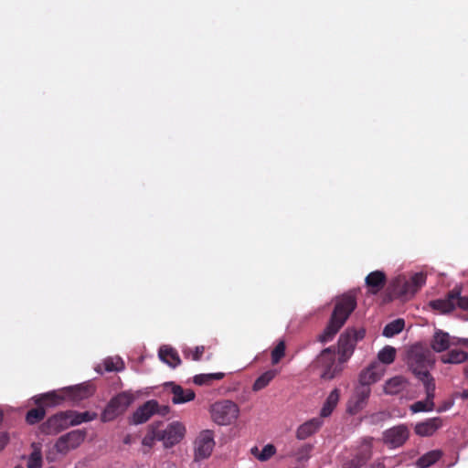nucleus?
<instances>
[{
    "instance_id": "nucleus-39",
    "label": "nucleus",
    "mask_w": 468,
    "mask_h": 468,
    "mask_svg": "<svg viewBox=\"0 0 468 468\" xmlns=\"http://www.w3.org/2000/svg\"><path fill=\"white\" fill-rule=\"evenodd\" d=\"M205 353V346H198L195 348H185L183 350V354L186 358L192 359L194 361H199L202 357V356Z\"/></svg>"
},
{
    "instance_id": "nucleus-19",
    "label": "nucleus",
    "mask_w": 468,
    "mask_h": 468,
    "mask_svg": "<svg viewBox=\"0 0 468 468\" xmlns=\"http://www.w3.org/2000/svg\"><path fill=\"white\" fill-rule=\"evenodd\" d=\"M442 426L443 420L441 417H434L418 422L414 427V431L420 437H430Z\"/></svg>"
},
{
    "instance_id": "nucleus-14",
    "label": "nucleus",
    "mask_w": 468,
    "mask_h": 468,
    "mask_svg": "<svg viewBox=\"0 0 468 468\" xmlns=\"http://www.w3.org/2000/svg\"><path fill=\"white\" fill-rule=\"evenodd\" d=\"M370 393V387L358 385L348 402L349 412L356 414L360 411L366 406Z\"/></svg>"
},
{
    "instance_id": "nucleus-30",
    "label": "nucleus",
    "mask_w": 468,
    "mask_h": 468,
    "mask_svg": "<svg viewBox=\"0 0 468 468\" xmlns=\"http://www.w3.org/2000/svg\"><path fill=\"white\" fill-rule=\"evenodd\" d=\"M278 371L276 369H270L262 373L256 378L252 385V390L257 392L265 388L271 381L277 376Z\"/></svg>"
},
{
    "instance_id": "nucleus-35",
    "label": "nucleus",
    "mask_w": 468,
    "mask_h": 468,
    "mask_svg": "<svg viewBox=\"0 0 468 468\" xmlns=\"http://www.w3.org/2000/svg\"><path fill=\"white\" fill-rule=\"evenodd\" d=\"M161 424H162L161 422L160 423H153L150 426L149 431L144 437L143 441H142L144 446H147V447L151 448L154 445L155 441H159V427L161 426Z\"/></svg>"
},
{
    "instance_id": "nucleus-18",
    "label": "nucleus",
    "mask_w": 468,
    "mask_h": 468,
    "mask_svg": "<svg viewBox=\"0 0 468 468\" xmlns=\"http://www.w3.org/2000/svg\"><path fill=\"white\" fill-rule=\"evenodd\" d=\"M384 368L378 362L371 363L359 375V385L370 387L383 376Z\"/></svg>"
},
{
    "instance_id": "nucleus-5",
    "label": "nucleus",
    "mask_w": 468,
    "mask_h": 468,
    "mask_svg": "<svg viewBox=\"0 0 468 468\" xmlns=\"http://www.w3.org/2000/svg\"><path fill=\"white\" fill-rule=\"evenodd\" d=\"M211 418L218 425H229L235 421L239 414V406L231 400H222L211 406Z\"/></svg>"
},
{
    "instance_id": "nucleus-26",
    "label": "nucleus",
    "mask_w": 468,
    "mask_h": 468,
    "mask_svg": "<svg viewBox=\"0 0 468 468\" xmlns=\"http://www.w3.org/2000/svg\"><path fill=\"white\" fill-rule=\"evenodd\" d=\"M450 345V335L448 333L441 330H437L434 333L433 338L431 342V346L435 352H443L449 348Z\"/></svg>"
},
{
    "instance_id": "nucleus-47",
    "label": "nucleus",
    "mask_w": 468,
    "mask_h": 468,
    "mask_svg": "<svg viewBox=\"0 0 468 468\" xmlns=\"http://www.w3.org/2000/svg\"><path fill=\"white\" fill-rule=\"evenodd\" d=\"M261 452H259V449L257 447H253L251 449V453L256 457Z\"/></svg>"
},
{
    "instance_id": "nucleus-15",
    "label": "nucleus",
    "mask_w": 468,
    "mask_h": 468,
    "mask_svg": "<svg viewBox=\"0 0 468 468\" xmlns=\"http://www.w3.org/2000/svg\"><path fill=\"white\" fill-rule=\"evenodd\" d=\"M160 408L159 403L151 399L140 406L132 416V422L133 424H142L146 422Z\"/></svg>"
},
{
    "instance_id": "nucleus-12",
    "label": "nucleus",
    "mask_w": 468,
    "mask_h": 468,
    "mask_svg": "<svg viewBox=\"0 0 468 468\" xmlns=\"http://www.w3.org/2000/svg\"><path fill=\"white\" fill-rule=\"evenodd\" d=\"M185 432V426L178 421H174L165 430L159 429V441H163L165 447H172L184 438Z\"/></svg>"
},
{
    "instance_id": "nucleus-22",
    "label": "nucleus",
    "mask_w": 468,
    "mask_h": 468,
    "mask_svg": "<svg viewBox=\"0 0 468 468\" xmlns=\"http://www.w3.org/2000/svg\"><path fill=\"white\" fill-rule=\"evenodd\" d=\"M62 393H64L65 400L69 399L74 402H79L90 397L92 390L89 386L80 385L62 388Z\"/></svg>"
},
{
    "instance_id": "nucleus-34",
    "label": "nucleus",
    "mask_w": 468,
    "mask_h": 468,
    "mask_svg": "<svg viewBox=\"0 0 468 468\" xmlns=\"http://www.w3.org/2000/svg\"><path fill=\"white\" fill-rule=\"evenodd\" d=\"M404 320L397 319L388 323L383 329V335L392 337L399 334L404 328Z\"/></svg>"
},
{
    "instance_id": "nucleus-9",
    "label": "nucleus",
    "mask_w": 468,
    "mask_h": 468,
    "mask_svg": "<svg viewBox=\"0 0 468 468\" xmlns=\"http://www.w3.org/2000/svg\"><path fill=\"white\" fill-rule=\"evenodd\" d=\"M87 435L84 430H74L60 436L56 443L55 449L58 453L67 454L69 451L78 448L85 440Z\"/></svg>"
},
{
    "instance_id": "nucleus-7",
    "label": "nucleus",
    "mask_w": 468,
    "mask_h": 468,
    "mask_svg": "<svg viewBox=\"0 0 468 468\" xmlns=\"http://www.w3.org/2000/svg\"><path fill=\"white\" fill-rule=\"evenodd\" d=\"M73 425L71 410L60 411L49 417L40 426L45 434H57Z\"/></svg>"
},
{
    "instance_id": "nucleus-46",
    "label": "nucleus",
    "mask_w": 468,
    "mask_h": 468,
    "mask_svg": "<svg viewBox=\"0 0 468 468\" xmlns=\"http://www.w3.org/2000/svg\"><path fill=\"white\" fill-rule=\"evenodd\" d=\"M168 411H169L168 406H160L158 411H156L155 413L165 416L168 413Z\"/></svg>"
},
{
    "instance_id": "nucleus-31",
    "label": "nucleus",
    "mask_w": 468,
    "mask_h": 468,
    "mask_svg": "<svg viewBox=\"0 0 468 468\" xmlns=\"http://www.w3.org/2000/svg\"><path fill=\"white\" fill-rule=\"evenodd\" d=\"M468 359V354L463 350L452 349L441 356V360L444 364H460Z\"/></svg>"
},
{
    "instance_id": "nucleus-16",
    "label": "nucleus",
    "mask_w": 468,
    "mask_h": 468,
    "mask_svg": "<svg viewBox=\"0 0 468 468\" xmlns=\"http://www.w3.org/2000/svg\"><path fill=\"white\" fill-rule=\"evenodd\" d=\"M426 392V399L419 400L413 403L410 406V410L413 413L422 412V411H431L434 409V396H435V383H432L430 380V383L423 385Z\"/></svg>"
},
{
    "instance_id": "nucleus-53",
    "label": "nucleus",
    "mask_w": 468,
    "mask_h": 468,
    "mask_svg": "<svg viewBox=\"0 0 468 468\" xmlns=\"http://www.w3.org/2000/svg\"><path fill=\"white\" fill-rule=\"evenodd\" d=\"M465 397H466V398H468V393H467V394H465Z\"/></svg>"
},
{
    "instance_id": "nucleus-21",
    "label": "nucleus",
    "mask_w": 468,
    "mask_h": 468,
    "mask_svg": "<svg viewBox=\"0 0 468 468\" xmlns=\"http://www.w3.org/2000/svg\"><path fill=\"white\" fill-rule=\"evenodd\" d=\"M370 294H378L387 283V276L382 271H371L365 279Z\"/></svg>"
},
{
    "instance_id": "nucleus-13",
    "label": "nucleus",
    "mask_w": 468,
    "mask_h": 468,
    "mask_svg": "<svg viewBox=\"0 0 468 468\" xmlns=\"http://www.w3.org/2000/svg\"><path fill=\"white\" fill-rule=\"evenodd\" d=\"M371 440H367L362 444L359 452L352 458L346 459L342 463L343 468H360L371 458Z\"/></svg>"
},
{
    "instance_id": "nucleus-24",
    "label": "nucleus",
    "mask_w": 468,
    "mask_h": 468,
    "mask_svg": "<svg viewBox=\"0 0 468 468\" xmlns=\"http://www.w3.org/2000/svg\"><path fill=\"white\" fill-rule=\"evenodd\" d=\"M172 401L174 404H181L191 401L195 399V392L192 389H184L181 386L171 383Z\"/></svg>"
},
{
    "instance_id": "nucleus-25",
    "label": "nucleus",
    "mask_w": 468,
    "mask_h": 468,
    "mask_svg": "<svg viewBox=\"0 0 468 468\" xmlns=\"http://www.w3.org/2000/svg\"><path fill=\"white\" fill-rule=\"evenodd\" d=\"M158 356L163 362L166 363L172 367H176L181 364V359L177 351L171 346H161L158 352Z\"/></svg>"
},
{
    "instance_id": "nucleus-10",
    "label": "nucleus",
    "mask_w": 468,
    "mask_h": 468,
    "mask_svg": "<svg viewBox=\"0 0 468 468\" xmlns=\"http://www.w3.org/2000/svg\"><path fill=\"white\" fill-rule=\"evenodd\" d=\"M410 430L407 425L399 424L386 430L382 434L383 442L389 448L401 447L409 440Z\"/></svg>"
},
{
    "instance_id": "nucleus-17",
    "label": "nucleus",
    "mask_w": 468,
    "mask_h": 468,
    "mask_svg": "<svg viewBox=\"0 0 468 468\" xmlns=\"http://www.w3.org/2000/svg\"><path fill=\"white\" fill-rule=\"evenodd\" d=\"M460 293L461 289L455 287L448 292L445 298L431 301L430 306L441 314L449 313L455 308V301Z\"/></svg>"
},
{
    "instance_id": "nucleus-43",
    "label": "nucleus",
    "mask_w": 468,
    "mask_h": 468,
    "mask_svg": "<svg viewBox=\"0 0 468 468\" xmlns=\"http://www.w3.org/2000/svg\"><path fill=\"white\" fill-rule=\"evenodd\" d=\"M276 452V448L272 444H267L263 447L261 452L256 455V458L261 462H266L271 458Z\"/></svg>"
},
{
    "instance_id": "nucleus-44",
    "label": "nucleus",
    "mask_w": 468,
    "mask_h": 468,
    "mask_svg": "<svg viewBox=\"0 0 468 468\" xmlns=\"http://www.w3.org/2000/svg\"><path fill=\"white\" fill-rule=\"evenodd\" d=\"M455 306L463 310H468V297L461 296V293L458 294V298H456L455 301Z\"/></svg>"
},
{
    "instance_id": "nucleus-28",
    "label": "nucleus",
    "mask_w": 468,
    "mask_h": 468,
    "mask_svg": "<svg viewBox=\"0 0 468 468\" xmlns=\"http://www.w3.org/2000/svg\"><path fill=\"white\" fill-rule=\"evenodd\" d=\"M407 381L405 378L401 376H396L386 382L384 390L387 394L397 395L405 389Z\"/></svg>"
},
{
    "instance_id": "nucleus-50",
    "label": "nucleus",
    "mask_w": 468,
    "mask_h": 468,
    "mask_svg": "<svg viewBox=\"0 0 468 468\" xmlns=\"http://www.w3.org/2000/svg\"><path fill=\"white\" fill-rule=\"evenodd\" d=\"M130 442V438L129 436H127L125 439H124V443H129Z\"/></svg>"
},
{
    "instance_id": "nucleus-8",
    "label": "nucleus",
    "mask_w": 468,
    "mask_h": 468,
    "mask_svg": "<svg viewBox=\"0 0 468 468\" xmlns=\"http://www.w3.org/2000/svg\"><path fill=\"white\" fill-rule=\"evenodd\" d=\"M364 329L347 328L338 339V353L344 360L348 358L354 352L357 341L365 336Z\"/></svg>"
},
{
    "instance_id": "nucleus-45",
    "label": "nucleus",
    "mask_w": 468,
    "mask_h": 468,
    "mask_svg": "<svg viewBox=\"0 0 468 468\" xmlns=\"http://www.w3.org/2000/svg\"><path fill=\"white\" fill-rule=\"evenodd\" d=\"M9 437L5 432H0V451H2L7 444Z\"/></svg>"
},
{
    "instance_id": "nucleus-33",
    "label": "nucleus",
    "mask_w": 468,
    "mask_h": 468,
    "mask_svg": "<svg viewBox=\"0 0 468 468\" xmlns=\"http://www.w3.org/2000/svg\"><path fill=\"white\" fill-rule=\"evenodd\" d=\"M224 376V373L199 374L194 377L193 381L199 386L209 385L215 380L222 379Z\"/></svg>"
},
{
    "instance_id": "nucleus-27",
    "label": "nucleus",
    "mask_w": 468,
    "mask_h": 468,
    "mask_svg": "<svg viewBox=\"0 0 468 468\" xmlns=\"http://www.w3.org/2000/svg\"><path fill=\"white\" fill-rule=\"evenodd\" d=\"M443 456L441 450H432L421 455L416 462L418 468H429Z\"/></svg>"
},
{
    "instance_id": "nucleus-51",
    "label": "nucleus",
    "mask_w": 468,
    "mask_h": 468,
    "mask_svg": "<svg viewBox=\"0 0 468 468\" xmlns=\"http://www.w3.org/2000/svg\"><path fill=\"white\" fill-rule=\"evenodd\" d=\"M3 420V412L0 410V423L2 422Z\"/></svg>"
},
{
    "instance_id": "nucleus-52",
    "label": "nucleus",
    "mask_w": 468,
    "mask_h": 468,
    "mask_svg": "<svg viewBox=\"0 0 468 468\" xmlns=\"http://www.w3.org/2000/svg\"><path fill=\"white\" fill-rule=\"evenodd\" d=\"M15 468H23L21 465H17Z\"/></svg>"
},
{
    "instance_id": "nucleus-49",
    "label": "nucleus",
    "mask_w": 468,
    "mask_h": 468,
    "mask_svg": "<svg viewBox=\"0 0 468 468\" xmlns=\"http://www.w3.org/2000/svg\"><path fill=\"white\" fill-rule=\"evenodd\" d=\"M461 341L463 345L468 346V339H463Z\"/></svg>"
},
{
    "instance_id": "nucleus-6",
    "label": "nucleus",
    "mask_w": 468,
    "mask_h": 468,
    "mask_svg": "<svg viewBox=\"0 0 468 468\" xmlns=\"http://www.w3.org/2000/svg\"><path fill=\"white\" fill-rule=\"evenodd\" d=\"M315 363L321 370V378L326 380L333 379L342 370L340 365L335 361V353L331 347L323 350Z\"/></svg>"
},
{
    "instance_id": "nucleus-42",
    "label": "nucleus",
    "mask_w": 468,
    "mask_h": 468,
    "mask_svg": "<svg viewBox=\"0 0 468 468\" xmlns=\"http://www.w3.org/2000/svg\"><path fill=\"white\" fill-rule=\"evenodd\" d=\"M42 466V453L39 448L35 447L34 451L28 457L27 468H41Z\"/></svg>"
},
{
    "instance_id": "nucleus-38",
    "label": "nucleus",
    "mask_w": 468,
    "mask_h": 468,
    "mask_svg": "<svg viewBox=\"0 0 468 468\" xmlns=\"http://www.w3.org/2000/svg\"><path fill=\"white\" fill-rule=\"evenodd\" d=\"M314 450V445L311 443H304L301 445L293 453V456L297 462L308 461L311 457V453Z\"/></svg>"
},
{
    "instance_id": "nucleus-48",
    "label": "nucleus",
    "mask_w": 468,
    "mask_h": 468,
    "mask_svg": "<svg viewBox=\"0 0 468 468\" xmlns=\"http://www.w3.org/2000/svg\"><path fill=\"white\" fill-rule=\"evenodd\" d=\"M464 374H465L466 378H468V364L464 367Z\"/></svg>"
},
{
    "instance_id": "nucleus-32",
    "label": "nucleus",
    "mask_w": 468,
    "mask_h": 468,
    "mask_svg": "<svg viewBox=\"0 0 468 468\" xmlns=\"http://www.w3.org/2000/svg\"><path fill=\"white\" fill-rule=\"evenodd\" d=\"M37 406V408L31 409L27 412L26 421L30 425L38 423L45 418V408L41 405Z\"/></svg>"
},
{
    "instance_id": "nucleus-20",
    "label": "nucleus",
    "mask_w": 468,
    "mask_h": 468,
    "mask_svg": "<svg viewBox=\"0 0 468 468\" xmlns=\"http://www.w3.org/2000/svg\"><path fill=\"white\" fill-rule=\"evenodd\" d=\"M323 424L324 421L321 418H313L297 428L295 436L298 440L303 441L315 434L321 429Z\"/></svg>"
},
{
    "instance_id": "nucleus-37",
    "label": "nucleus",
    "mask_w": 468,
    "mask_h": 468,
    "mask_svg": "<svg viewBox=\"0 0 468 468\" xmlns=\"http://www.w3.org/2000/svg\"><path fill=\"white\" fill-rule=\"evenodd\" d=\"M71 416L74 426L81 424L83 422L93 420L97 418V414L95 412L90 411L78 412L75 410H71Z\"/></svg>"
},
{
    "instance_id": "nucleus-41",
    "label": "nucleus",
    "mask_w": 468,
    "mask_h": 468,
    "mask_svg": "<svg viewBox=\"0 0 468 468\" xmlns=\"http://www.w3.org/2000/svg\"><path fill=\"white\" fill-rule=\"evenodd\" d=\"M104 368L107 372H119L124 368V364L121 358H107L104 360Z\"/></svg>"
},
{
    "instance_id": "nucleus-40",
    "label": "nucleus",
    "mask_w": 468,
    "mask_h": 468,
    "mask_svg": "<svg viewBox=\"0 0 468 468\" xmlns=\"http://www.w3.org/2000/svg\"><path fill=\"white\" fill-rule=\"evenodd\" d=\"M285 342L283 340H280L271 351L272 365H276L282 360V358L285 356Z\"/></svg>"
},
{
    "instance_id": "nucleus-4",
    "label": "nucleus",
    "mask_w": 468,
    "mask_h": 468,
    "mask_svg": "<svg viewBox=\"0 0 468 468\" xmlns=\"http://www.w3.org/2000/svg\"><path fill=\"white\" fill-rule=\"evenodd\" d=\"M134 397L132 393L123 391L114 396L108 402L101 413V420L108 422L122 414L127 408L133 403Z\"/></svg>"
},
{
    "instance_id": "nucleus-36",
    "label": "nucleus",
    "mask_w": 468,
    "mask_h": 468,
    "mask_svg": "<svg viewBox=\"0 0 468 468\" xmlns=\"http://www.w3.org/2000/svg\"><path fill=\"white\" fill-rule=\"evenodd\" d=\"M378 360L386 365L391 364L396 357V349L393 346H386L378 355Z\"/></svg>"
},
{
    "instance_id": "nucleus-23",
    "label": "nucleus",
    "mask_w": 468,
    "mask_h": 468,
    "mask_svg": "<svg viewBox=\"0 0 468 468\" xmlns=\"http://www.w3.org/2000/svg\"><path fill=\"white\" fill-rule=\"evenodd\" d=\"M33 399L36 405H41L44 408L45 406L54 407L64 401L65 396L61 389L58 391H50L40 396L34 397Z\"/></svg>"
},
{
    "instance_id": "nucleus-2",
    "label": "nucleus",
    "mask_w": 468,
    "mask_h": 468,
    "mask_svg": "<svg viewBox=\"0 0 468 468\" xmlns=\"http://www.w3.org/2000/svg\"><path fill=\"white\" fill-rule=\"evenodd\" d=\"M406 364L423 385L430 383V380L435 383V379L430 374V370L434 367L435 358L429 348L421 345L412 346L407 351Z\"/></svg>"
},
{
    "instance_id": "nucleus-11",
    "label": "nucleus",
    "mask_w": 468,
    "mask_h": 468,
    "mask_svg": "<svg viewBox=\"0 0 468 468\" xmlns=\"http://www.w3.org/2000/svg\"><path fill=\"white\" fill-rule=\"evenodd\" d=\"M215 446L214 432L210 430L202 431L195 441L196 459L208 458Z\"/></svg>"
},
{
    "instance_id": "nucleus-3",
    "label": "nucleus",
    "mask_w": 468,
    "mask_h": 468,
    "mask_svg": "<svg viewBox=\"0 0 468 468\" xmlns=\"http://www.w3.org/2000/svg\"><path fill=\"white\" fill-rule=\"evenodd\" d=\"M426 282V274L417 272L410 279L397 277L391 284L392 292L399 298L408 299L412 297Z\"/></svg>"
},
{
    "instance_id": "nucleus-29",
    "label": "nucleus",
    "mask_w": 468,
    "mask_h": 468,
    "mask_svg": "<svg viewBox=\"0 0 468 468\" xmlns=\"http://www.w3.org/2000/svg\"><path fill=\"white\" fill-rule=\"evenodd\" d=\"M339 396V390L337 388H335L330 392L325 402L324 403L319 418H326L332 414L334 409L338 403Z\"/></svg>"
},
{
    "instance_id": "nucleus-1",
    "label": "nucleus",
    "mask_w": 468,
    "mask_h": 468,
    "mask_svg": "<svg viewBox=\"0 0 468 468\" xmlns=\"http://www.w3.org/2000/svg\"><path fill=\"white\" fill-rule=\"evenodd\" d=\"M356 307V299L352 293H345L336 298L329 322L317 340L324 344L332 341Z\"/></svg>"
}]
</instances>
